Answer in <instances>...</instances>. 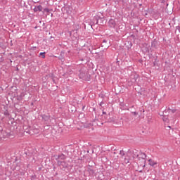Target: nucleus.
<instances>
[{
	"mask_svg": "<svg viewBox=\"0 0 180 180\" xmlns=\"http://www.w3.org/2000/svg\"><path fill=\"white\" fill-rule=\"evenodd\" d=\"M79 77L84 81H89V79H91V75H89L88 71L81 69Z\"/></svg>",
	"mask_w": 180,
	"mask_h": 180,
	"instance_id": "nucleus-1",
	"label": "nucleus"
},
{
	"mask_svg": "<svg viewBox=\"0 0 180 180\" xmlns=\"http://www.w3.org/2000/svg\"><path fill=\"white\" fill-rule=\"evenodd\" d=\"M0 131L1 139H8V137H11V136H12V132L10 131L9 129H2V127H0Z\"/></svg>",
	"mask_w": 180,
	"mask_h": 180,
	"instance_id": "nucleus-2",
	"label": "nucleus"
},
{
	"mask_svg": "<svg viewBox=\"0 0 180 180\" xmlns=\"http://www.w3.org/2000/svg\"><path fill=\"white\" fill-rule=\"evenodd\" d=\"M94 20H96V24L99 25L100 26H103L104 25H106V20L103 16L101 17V16L96 15L94 18Z\"/></svg>",
	"mask_w": 180,
	"mask_h": 180,
	"instance_id": "nucleus-3",
	"label": "nucleus"
},
{
	"mask_svg": "<svg viewBox=\"0 0 180 180\" xmlns=\"http://www.w3.org/2000/svg\"><path fill=\"white\" fill-rule=\"evenodd\" d=\"M99 122V120L95 118L92 120V123L91 122H86L84 124V127L89 128L92 127V126H101V124H103V123H98Z\"/></svg>",
	"mask_w": 180,
	"mask_h": 180,
	"instance_id": "nucleus-4",
	"label": "nucleus"
},
{
	"mask_svg": "<svg viewBox=\"0 0 180 180\" xmlns=\"http://www.w3.org/2000/svg\"><path fill=\"white\" fill-rule=\"evenodd\" d=\"M57 165L60 167V169H63V171L68 168V163L64 160H58Z\"/></svg>",
	"mask_w": 180,
	"mask_h": 180,
	"instance_id": "nucleus-5",
	"label": "nucleus"
},
{
	"mask_svg": "<svg viewBox=\"0 0 180 180\" xmlns=\"http://www.w3.org/2000/svg\"><path fill=\"white\" fill-rule=\"evenodd\" d=\"M54 157L56 158V161H64L67 160V155H64L63 153L55 155Z\"/></svg>",
	"mask_w": 180,
	"mask_h": 180,
	"instance_id": "nucleus-6",
	"label": "nucleus"
},
{
	"mask_svg": "<svg viewBox=\"0 0 180 180\" xmlns=\"http://www.w3.org/2000/svg\"><path fill=\"white\" fill-rule=\"evenodd\" d=\"M41 117L46 124H50V122H51V120L50 119V115H46L45 114H44L41 115Z\"/></svg>",
	"mask_w": 180,
	"mask_h": 180,
	"instance_id": "nucleus-7",
	"label": "nucleus"
},
{
	"mask_svg": "<svg viewBox=\"0 0 180 180\" xmlns=\"http://www.w3.org/2000/svg\"><path fill=\"white\" fill-rule=\"evenodd\" d=\"M108 23L109 27H110L111 29H115L117 24H116V20H115V19L110 18Z\"/></svg>",
	"mask_w": 180,
	"mask_h": 180,
	"instance_id": "nucleus-8",
	"label": "nucleus"
},
{
	"mask_svg": "<svg viewBox=\"0 0 180 180\" xmlns=\"http://www.w3.org/2000/svg\"><path fill=\"white\" fill-rule=\"evenodd\" d=\"M159 46H160V44H158V40H157V39H155L152 41V42H151L152 49L157 50V49H158Z\"/></svg>",
	"mask_w": 180,
	"mask_h": 180,
	"instance_id": "nucleus-9",
	"label": "nucleus"
},
{
	"mask_svg": "<svg viewBox=\"0 0 180 180\" xmlns=\"http://www.w3.org/2000/svg\"><path fill=\"white\" fill-rule=\"evenodd\" d=\"M146 158H147V155L143 152H141L138 157V160H142L143 164L146 162Z\"/></svg>",
	"mask_w": 180,
	"mask_h": 180,
	"instance_id": "nucleus-10",
	"label": "nucleus"
},
{
	"mask_svg": "<svg viewBox=\"0 0 180 180\" xmlns=\"http://www.w3.org/2000/svg\"><path fill=\"white\" fill-rule=\"evenodd\" d=\"M44 8H43V6L41 5H37L34 6V12L36 13L37 12H41L43 13V11H44Z\"/></svg>",
	"mask_w": 180,
	"mask_h": 180,
	"instance_id": "nucleus-11",
	"label": "nucleus"
},
{
	"mask_svg": "<svg viewBox=\"0 0 180 180\" xmlns=\"http://www.w3.org/2000/svg\"><path fill=\"white\" fill-rule=\"evenodd\" d=\"M131 154H132L133 158H139V150L134 149L130 151Z\"/></svg>",
	"mask_w": 180,
	"mask_h": 180,
	"instance_id": "nucleus-12",
	"label": "nucleus"
},
{
	"mask_svg": "<svg viewBox=\"0 0 180 180\" xmlns=\"http://www.w3.org/2000/svg\"><path fill=\"white\" fill-rule=\"evenodd\" d=\"M87 171L89 174V175H94V174H95V170H94V169H92V166L89 165V167H87Z\"/></svg>",
	"mask_w": 180,
	"mask_h": 180,
	"instance_id": "nucleus-13",
	"label": "nucleus"
},
{
	"mask_svg": "<svg viewBox=\"0 0 180 180\" xmlns=\"http://www.w3.org/2000/svg\"><path fill=\"white\" fill-rule=\"evenodd\" d=\"M101 47H109V44H108V39L103 40Z\"/></svg>",
	"mask_w": 180,
	"mask_h": 180,
	"instance_id": "nucleus-14",
	"label": "nucleus"
},
{
	"mask_svg": "<svg viewBox=\"0 0 180 180\" xmlns=\"http://www.w3.org/2000/svg\"><path fill=\"white\" fill-rule=\"evenodd\" d=\"M51 11H53V10H50L49 8H44L42 14L44 15V13H46V15H50Z\"/></svg>",
	"mask_w": 180,
	"mask_h": 180,
	"instance_id": "nucleus-15",
	"label": "nucleus"
},
{
	"mask_svg": "<svg viewBox=\"0 0 180 180\" xmlns=\"http://www.w3.org/2000/svg\"><path fill=\"white\" fill-rule=\"evenodd\" d=\"M148 161L149 165H150V167H154V165H157V162L153 160L152 159H149Z\"/></svg>",
	"mask_w": 180,
	"mask_h": 180,
	"instance_id": "nucleus-16",
	"label": "nucleus"
},
{
	"mask_svg": "<svg viewBox=\"0 0 180 180\" xmlns=\"http://www.w3.org/2000/svg\"><path fill=\"white\" fill-rule=\"evenodd\" d=\"M138 162H139L140 167H143V168H145L146 162L143 163V160L138 159Z\"/></svg>",
	"mask_w": 180,
	"mask_h": 180,
	"instance_id": "nucleus-17",
	"label": "nucleus"
},
{
	"mask_svg": "<svg viewBox=\"0 0 180 180\" xmlns=\"http://www.w3.org/2000/svg\"><path fill=\"white\" fill-rule=\"evenodd\" d=\"M167 112H168V113H169V112H172V113H175V112H176V110H171V108H168L164 110V113H167Z\"/></svg>",
	"mask_w": 180,
	"mask_h": 180,
	"instance_id": "nucleus-18",
	"label": "nucleus"
},
{
	"mask_svg": "<svg viewBox=\"0 0 180 180\" xmlns=\"http://www.w3.org/2000/svg\"><path fill=\"white\" fill-rule=\"evenodd\" d=\"M103 115H105V116H104V117H105V122H110V120H109L108 117H109V115H106V112L103 111Z\"/></svg>",
	"mask_w": 180,
	"mask_h": 180,
	"instance_id": "nucleus-19",
	"label": "nucleus"
},
{
	"mask_svg": "<svg viewBox=\"0 0 180 180\" xmlns=\"http://www.w3.org/2000/svg\"><path fill=\"white\" fill-rule=\"evenodd\" d=\"M124 164H129L130 158H129V156H127L126 158H124Z\"/></svg>",
	"mask_w": 180,
	"mask_h": 180,
	"instance_id": "nucleus-20",
	"label": "nucleus"
},
{
	"mask_svg": "<svg viewBox=\"0 0 180 180\" xmlns=\"http://www.w3.org/2000/svg\"><path fill=\"white\" fill-rule=\"evenodd\" d=\"M153 67H159L158 66V58H155L153 62Z\"/></svg>",
	"mask_w": 180,
	"mask_h": 180,
	"instance_id": "nucleus-21",
	"label": "nucleus"
},
{
	"mask_svg": "<svg viewBox=\"0 0 180 180\" xmlns=\"http://www.w3.org/2000/svg\"><path fill=\"white\" fill-rule=\"evenodd\" d=\"M72 32H73L74 37H78V32H77L78 30H73Z\"/></svg>",
	"mask_w": 180,
	"mask_h": 180,
	"instance_id": "nucleus-22",
	"label": "nucleus"
},
{
	"mask_svg": "<svg viewBox=\"0 0 180 180\" xmlns=\"http://www.w3.org/2000/svg\"><path fill=\"white\" fill-rule=\"evenodd\" d=\"M39 56L41 57V58H46V52H41Z\"/></svg>",
	"mask_w": 180,
	"mask_h": 180,
	"instance_id": "nucleus-23",
	"label": "nucleus"
},
{
	"mask_svg": "<svg viewBox=\"0 0 180 180\" xmlns=\"http://www.w3.org/2000/svg\"><path fill=\"white\" fill-rule=\"evenodd\" d=\"M4 116H9V112L8 111V110H6L4 111Z\"/></svg>",
	"mask_w": 180,
	"mask_h": 180,
	"instance_id": "nucleus-24",
	"label": "nucleus"
},
{
	"mask_svg": "<svg viewBox=\"0 0 180 180\" xmlns=\"http://www.w3.org/2000/svg\"><path fill=\"white\" fill-rule=\"evenodd\" d=\"M120 155H122V157H123L124 155V151L120 150Z\"/></svg>",
	"mask_w": 180,
	"mask_h": 180,
	"instance_id": "nucleus-25",
	"label": "nucleus"
},
{
	"mask_svg": "<svg viewBox=\"0 0 180 180\" xmlns=\"http://www.w3.org/2000/svg\"><path fill=\"white\" fill-rule=\"evenodd\" d=\"M132 115H134V116H137V115H139V112H131Z\"/></svg>",
	"mask_w": 180,
	"mask_h": 180,
	"instance_id": "nucleus-26",
	"label": "nucleus"
},
{
	"mask_svg": "<svg viewBox=\"0 0 180 180\" xmlns=\"http://www.w3.org/2000/svg\"><path fill=\"white\" fill-rule=\"evenodd\" d=\"M176 30H178L180 32V26H176Z\"/></svg>",
	"mask_w": 180,
	"mask_h": 180,
	"instance_id": "nucleus-27",
	"label": "nucleus"
},
{
	"mask_svg": "<svg viewBox=\"0 0 180 180\" xmlns=\"http://www.w3.org/2000/svg\"><path fill=\"white\" fill-rule=\"evenodd\" d=\"M163 116H168V112H167L166 113H165L164 111H163Z\"/></svg>",
	"mask_w": 180,
	"mask_h": 180,
	"instance_id": "nucleus-28",
	"label": "nucleus"
},
{
	"mask_svg": "<svg viewBox=\"0 0 180 180\" xmlns=\"http://www.w3.org/2000/svg\"><path fill=\"white\" fill-rule=\"evenodd\" d=\"M72 33H74V32H72V31H70V32H69V34H70V36H72Z\"/></svg>",
	"mask_w": 180,
	"mask_h": 180,
	"instance_id": "nucleus-29",
	"label": "nucleus"
},
{
	"mask_svg": "<svg viewBox=\"0 0 180 180\" xmlns=\"http://www.w3.org/2000/svg\"><path fill=\"white\" fill-rule=\"evenodd\" d=\"M146 53H150V49L146 48Z\"/></svg>",
	"mask_w": 180,
	"mask_h": 180,
	"instance_id": "nucleus-30",
	"label": "nucleus"
},
{
	"mask_svg": "<svg viewBox=\"0 0 180 180\" xmlns=\"http://www.w3.org/2000/svg\"><path fill=\"white\" fill-rule=\"evenodd\" d=\"M50 39H51V41H53V40H54V37H51Z\"/></svg>",
	"mask_w": 180,
	"mask_h": 180,
	"instance_id": "nucleus-31",
	"label": "nucleus"
},
{
	"mask_svg": "<svg viewBox=\"0 0 180 180\" xmlns=\"http://www.w3.org/2000/svg\"><path fill=\"white\" fill-rule=\"evenodd\" d=\"M119 60H117L116 64H118V67H120V65L119 64Z\"/></svg>",
	"mask_w": 180,
	"mask_h": 180,
	"instance_id": "nucleus-32",
	"label": "nucleus"
},
{
	"mask_svg": "<svg viewBox=\"0 0 180 180\" xmlns=\"http://www.w3.org/2000/svg\"><path fill=\"white\" fill-rule=\"evenodd\" d=\"M131 37H132L133 39H134V37H136V36L134 34H131Z\"/></svg>",
	"mask_w": 180,
	"mask_h": 180,
	"instance_id": "nucleus-33",
	"label": "nucleus"
},
{
	"mask_svg": "<svg viewBox=\"0 0 180 180\" xmlns=\"http://www.w3.org/2000/svg\"><path fill=\"white\" fill-rule=\"evenodd\" d=\"M139 172H140L141 174H142L143 170H139Z\"/></svg>",
	"mask_w": 180,
	"mask_h": 180,
	"instance_id": "nucleus-34",
	"label": "nucleus"
},
{
	"mask_svg": "<svg viewBox=\"0 0 180 180\" xmlns=\"http://www.w3.org/2000/svg\"><path fill=\"white\" fill-rule=\"evenodd\" d=\"M141 112H145L144 109L141 110Z\"/></svg>",
	"mask_w": 180,
	"mask_h": 180,
	"instance_id": "nucleus-35",
	"label": "nucleus"
},
{
	"mask_svg": "<svg viewBox=\"0 0 180 180\" xmlns=\"http://www.w3.org/2000/svg\"><path fill=\"white\" fill-rule=\"evenodd\" d=\"M33 105H34V103H31V105L33 106Z\"/></svg>",
	"mask_w": 180,
	"mask_h": 180,
	"instance_id": "nucleus-36",
	"label": "nucleus"
},
{
	"mask_svg": "<svg viewBox=\"0 0 180 180\" xmlns=\"http://www.w3.org/2000/svg\"><path fill=\"white\" fill-rule=\"evenodd\" d=\"M32 178L35 179L36 178V175L32 176Z\"/></svg>",
	"mask_w": 180,
	"mask_h": 180,
	"instance_id": "nucleus-37",
	"label": "nucleus"
},
{
	"mask_svg": "<svg viewBox=\"0 0 180 180\" xmlns=\"http://www.w3.org/2000/svg\"><path fill=\"white\" fill-rule=\"evenodd\" d=\"M84 109H85V106H83V107H82V110H84Z\"/></svg>",
	"mask_w": 180,
	"mask_h": 180,
	"instance_id": "nucleus-38",
	"label": "nucleus"
},
{
	"mask_svg": "<svg viewBox=\"0 0 180 180\" xmlns=\"http://www.w3.org/2000/svg\"><path fill=\"white\" fill-rule=\"evenodd\" d=\"M112 154H117V153H116V152H113V153H112Z\"/></svg>",
	"mask_w": 180,
	"mask_h": 180,
	"instance_id": "nucleus-39",
	"label": "nucleus"
},
{
	"mask_svg": "<svg viewBox=\"0 0 180 180\" xmlns=\"http://www.w3.org/2000/svg\"><path fill=\"white\" fill-rule=\"evenodd\" d=\"M81 61H84V58L80 59Z\"/></svg>",
	"mask_w": 180,
	"mask_h": 180,
	"instance_id": "nucleus-40",
	"label": "nucleus"
},
{
	"mask_svg": "<svg viewBox=\"0 0 180 180\" xmlns=\"http://www.w3.org/2000/svg\"><path fill=\"white\" fill-rule=\"evenodd\" d=\"M130 46H133V44H131V42H130Z\"/></svg>",
	"mask_w": 180,
	"mask_h": 180,
	"instance_id": "nucleus-41",
	"label": "nucleus"
},
{
	"mask_svg": "<svg viewBox=\"0 0 180 180\" xmlns=\"http://www.w3.org/2000/svg\"><path fill=\"white\" fill-rule=\"evenodd\" d=\"M169 129H171V126H168Z\"/></svg>",
	"mask_w": 180,
	"mask_h": 180,
	"instance_id": "nucleus-42",
	"label": "nucleus"
},
{
	"mask_svg": "<svg viewBox=\"0 0 180 180\" xmlns=\"http://www.w3.org/2000/svg\"><path fill=\"white\" fill-rule=\"evenodd\" d=\"M51 16H53V13L51 14Z\"/></svg>",
	"mask_w": 180,
	"mask_h": 180,
	"instance_id": "nucleus-43",
	"label": "nucleus"
},
{
	"mask_svg": "<svg viewBox=\"0 0 180 180\" xmlns=\"http://www.w3.org/2000/svg\"><path fill=\"white\" fill-rule=\"evenodd\" d=\"M90 26H91V27L92 28V25H91Z\"/></svg>",
	"mask_w": 180,
	"mask_h": 180,
	"instance_id": "nucleus-44",
	"label": "nucleus"
},
{
	"mask_svg": "<svg viewBox=\"0 0 180 180\" xmlns=\"http://www.w3.org/2000/svg\"><path fill=\"white\" fill-rule=\"evenodd\" d=\"M19 57L21 58L22 56H20Z\"/></svg>",
	"mask_w": 180,
	"mask_h": 180,
	"instance_id": "nucleus-45",
	"label": "nucleus"
}]
</instances>
